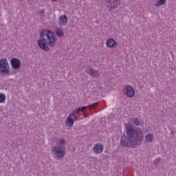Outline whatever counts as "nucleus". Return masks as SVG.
I'll use <instances>...</instances> for the list:
<instances>
[{
	"label": "nucleus",
	"mask_w": 176,
	"mask_h": 176,
	"mask_svg": "<svg viewBox=\"0 0 176 176\" xmlns=\"http://www.w3.org/2000/svg\"><path fill=\"white\" fill-rule=\"evenodd\" d=\"M134 126H140L138 118H132L126 124V136H124L121 139L120 145L122 146H137L142 142L144 132L140 128L133 129Z\"/></svg>",
	"instance_id": "obj_1"
},
{
	"label": "nucleus",
	"mask_w": 176,
	"mask_h": 176,
	"mask_svg": "<svg viewBox=\"0 0 176 176\" xmlns=\"http://www.w3.org/2000/svg\"><path fill=\"white\" fill-rule=\"evenodd\" d=\"M40 38L41 39L37 41L38 47L45 52H49L50 47H55L57 43L56 34L52 30H43L40 32Z\"/></svg>",
	"instance_id": "obj_2"
},
{
	"label": "nucleus",
	"mask_w": 176,
	"mask_h": 176,
	"mask_svg": "<svg viewBox=\"0 0 176 176\" xmlns=\"http://www.w3.org/2000/svg\"><path fill=\"white\" fill-rule=\"evenodd\" d=\"M85 109H87V107H79L78 109L74 110L73 113L69 114L67 118L66 119V124L69 127H72V126H74V123H75V122L78 120V116H76L75 114L79 113V112H83Z\"/></svg>",
	"instance_id": "obj_3"
},
{
	"label": "nucleus",
	"mask_w": 176,
	"mask_h": 176,
	"mask_svg": "<svg viewBox=\"0 0 176 176\" xmlns=\"http://www.w3.org/2000/svg\"><path fill=\"white\" fill-rule=\"evenodd\" d=\"M52 152L57 159H63L65 156V146L56 145L52 148Z\"/></svg>",
	"instance_id": "obj_4"
},
{
	"label": "nucleus",
	"mask_w": 176,
	"mask_h": 176,
	"mask_svg": "<svg viewBox=\"0 0 176 176\" xmlns=\"http://www.w3.org/2000/svg\"><path fill=\"white\" fill-rule=\"evenodd\" d=\"M10 72V66L8 59L1 58L0 59V74L1 75H6Z\"/></svg>",
	"instance_id": "obj_5"
},
{
	"label": "nucleus",
	"mask_w": 176,
	"mask_h": 176,
	"mask_svg": "<svg viewBox=\"0 0 176 176\" xmlns=\"http://www.w3.org/2000/svg\"><path fill=\"white\" fill-rule=\"evenodd\" d=\"M123 93L129 98H133L135 96V91L131 85H125L123 89Z\"/></svg>",
	"instance_id": "obj_6"
},
{
	"label": "nucleus",
	"mask_w": 176,
	"mask_h": 176,
	"mask_svg": "<svg viewBox=\"0 0 176 176\" xmlns=\"http://www.w3.org/2000/svg\"><path fill=\"white\" fill-rule=\"evenodd\" d=\"M107 6L110 12H112V10H115V8L119 6V0H107Z\"/></svg>",
	"instance_id": "obj_7"
},
{
	"label": "nucleus",
	"mask_w": 176,
	"mask_h": 176,
	"mask_svg": "<svg viewBox=\"0 0 176 176\" xmlns=\"http://www.w3.org/2000/svg\"><path fill=\"white\" fill-rule=\"evenodd\" d=\"M106 47H108V49L118 47V41L112 38H109L106 40Z\"/></svg>",
	"instance_id": "obj_8"
},
{
	"label": "nucleus",
	"mask_w": 176,
	"mask_h": 176,
	"mask_svg": "<svg viewBox=\"0 0 176 176\" xmlns=\"http://www.w3.org/2000/svg\"><path fill=\"white\" fill-rule=\"evenodd\" d=\"M10 64L12 69H19L20 67H21V60L17 58H13L10 60Z\"/></svg>",
	"instance_id": "obj_9"
},
{
	"label": "nucleus",
	"mask_w": 176,
	"mask_h": 176,
	"mask_svg": "<svg viewBox=\"0 0 176 176\" xmlns=\"http://www.w3.org/2000/svg\"><path fill=\"white\" fill-rule=\"evenodd\" d=\"M92 149L95 155H100V153L104 152V145L101 143H97L94 145Z\"/></svg>",
	"instance_id": "obj_10"
},
{
	"label": "nucleus",
	"mask_w": 176,
	"mask_h": 176,
	"mask_svg": "<svg viewBox=\"0 0 176 176\" xmlns=\"http://www.w3.org/2000/svg\"><path fill=\"white\" fill-rule=\"evenodd\" d=\"M58 24L60 27H65L68 24V17H67V15L63 14L59 17Z\"/></svg>",
	"instance_id": "obj_11"
},
{
	"label": "nucleus",
	"mask_w": 176,
	"mask_h": 176,
	"mask_svg": "<svg viewBox=\"0 0 176 176\" xmlns=\"http://www.w3.org/2000/svg\"><path fill=\"white\" fill-rule=\"evenodd\" d=\"M87 74L92 76V78H98L100 76V72L98 70H94L93 68H89L87 70Z\"/></svg>",
	"instance_id": "obj_12"
},
{
	"label": "nucleus",
	"mask_w": 176,
	"mask_h": 176,
	"mask_svg": "<svg viewBox=\"0 0 176 176\" xmlns=\"http://www.w3.org/2000/svg\"><path fill=\"white\" fill-rule=\"evenodd\" d=\"M152 141H153V134L148 133V134L146 135L144 142H146V144H149V143L152 142Z\"/></svg>",
	"instance_id": "obj_13"
},
{
	"label": "nucleus",
	"mask_w": 176,
	"mask_h": 176,
	"mask_svg": "<svg viewBox=\"0 0 176 176\" xmlns=\"http://www.w3.org/2000/svg\"><path fill=\"white\" fill-rule=\"evenodd\" d=\"M55 34H56L58 38H63L64 36V31L63 30V28H58L55 30Z\"/></svg>",
	"instance_id": "obj_14"
},
{
	"label": "nucleus",
	"mask_w": 176,
	"mask_h": 176,
	"mask_svg": "<svg viewBox=\"0 0 176 176\" xmlns=\"http://www.w3.org/2000/svg\"><path fill=\"white\" fill-rule=\"evenodd\" d=\"M6 101V95L3 93H0V104H3Z\"/></svg>",
	"instance_id": "obj_15"
},
{
	"label": "nucleus",
	"mask_w": 176,
	"mask_h": 176,
	"mask_svg": "<svg viewBox=\"0 0 176 176\" xmlns=\"http://www.w3.org/2000/svg\"><path fill=\"white\" fill-rule=\"evenodd\" d=\"M166 0H158L157 3L155 4V6H162V5H164L166 3Z\"/></svg>",
	"instance_id": "obj_16"
},
{
	"label": "nucleus",
	"mask_w": 176,
	"mask_h": 176,
	"mask_svg": "<svg viewBox=\"0 0 176 176\" xmlns=\"http://www.w3.org/2000/svg\"><path fill=\"white\" fill-rule=\"evenodd\" d=\"M97 105H98V102H95L93 103L92 104H89L88 107H87V108H94V107H97Z\"/></svg>",
	"instance_id": "obj_17"
},
{
	"label": "nucleus",
	"mask_w": 176,
	"mask_h": 176,
	"mask_svg": "<svg viewBox=\"0 0 176 176\" xmlns=\"http://www.w3.org/2000/svg\"><path fill=\"white\" fill-rule=\"evenodd\" d=\"M162 160L160 158H157L154 162H153V164L155 166H157V164H159L160 162Z\"/></svg>",
	"instance_id": "obj_18"
},
{
	"label": "nucleus",
	"mask_w": 176,
	"mask_h": 176,
	"mask_svg": "<svg viewBox=\"0 0 176 176\" xmlns=\"http://www.w3.org/2000/svg\"><path fill=\"white\" fill-rule=\"evenodd\" d=\"M65 144V140L63 138L60 139L59 140V145H64Z\"/></svg>",
	"instance_id": "obj_19"
},
{
	"label": "nucleus",
	"mask_w": 176,
	"mask_h": 176,
	"mask_svg": "<svg viewBox=\"0 0 176 176\" xmlns=\"http://www.w3.org/2000/svg\"><path fill=\"white\" fill-rule=\"evenodd\" d=\"M40 12L41 13H45V10H41Z\"/></svg>",
	"instance_id": "obj_20"
},
{
	"label": "nucleus",
	"mask_w": 176,
	"mask_h": 176,
	"mask_svg": "<svg viewBox=\"0 0 176 176\" xmlns=\"http://www.w3.org/2000/svg\"><path fill=\"white\" fill-rule=\"evenodd\" d=\"M52 1H53L54 2H56V1H57V0H52Z\"/></svg>",
	"instance_id": "obj_21"
}]
</instances>
